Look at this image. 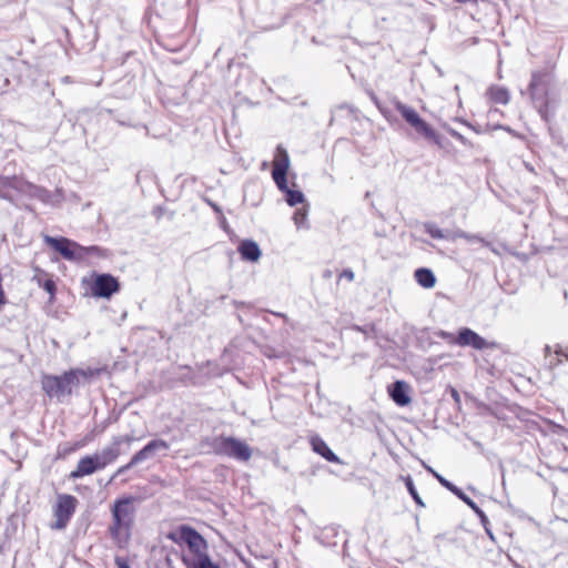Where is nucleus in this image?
<instances>
[{
	"label": "nucleus",
	"instance_id": "f257e3e1",
	"mask_svg": "<svg viewBox=\"0 0 568 568\" xmlns=\"http://www.w3.org/2000/svg\"><path fill=\"white\" fill-rule=\"evenodd\" d=\"M166 538L180 547V559L185 568H221L212 561L209 542L195 528L180 525Z\"/></svg>",
	"mask_w": 568,
	"mask_h": 568
},
{
	"label": "nucleus",
	"instance_id": "f03ea898",
	"mask_svg": "<svg viewBox=\"0 0 568 568\" xmlns=\"http://www.w3.org/2000/svg\"><path fill=\"white\" fill-rule=\"evenodd\" d=\"M135 498L124 496L114 500L111 507V523L108 532L115 547L120 549L128 548L134 525Z\"/></svg>",
	"mask_w": 568,
	"mask_h": 568
},
{
	"label": "nucleus",
	"instance_id": "7ed1b4c3",
	"mask_svg": "<svg viewBox=\"0 0 568 568\" xmlns=\"http://www.w3.org/2000/svg\"><path fill=\"white\" fill-rule=\"evenodd\" d=\"M291 161L286 149L277 145L274 153L272 163V178L277 189L284 193L285 201L290 206H295L305 202V196L300 190H294L288 186L287 173L290 170Z\"/></svg>",
	"mask_w": 568,
	"mask_h": 568
},
{
	"label": "nucleus",
	"instance_id": "20e7f679",
	"mask_svg": "<svg viewBox=\"0 0 568 568\" xmlns=\"http://www.w3.org/2000/svg\"><path fill=\"white\" fill-rule=\"evenodd\" d=\"M551 73L548 71H535L528 85V94L540 113H546L551 102Z\"/></svg>",
	"mask_w": 568,
	"mask_h": 568
},
{
	"label": "nucleus",
	"instance_id": "39448f33",
	"mask_svg": "<svg viewBox=\"0 0 568 568\" xmlns=\"http://www.w3.org/2000/svg\"><path fill=\"white\" fill-rule=\"evenodd\" d=\"M74 387L73 372L65 371L61 375L43 374L41 376V388L50 399L62 400L64 397H70Z\"/></svg>",
	"mask_w": 568,
	"mask_h": 568
},
{
	"label": "nucleus",
	"instance_id": "423d86ee",
	"mask_svg": "<svg viewBox=\"0 0 568 568\" xmlns=\"http://www.w3.org/2000/svg\"><path fill=\"white\" fill-rule=\"evenodd\" d=\"M213 449L216 455L226 456L240 462L251 459L253 450L243 440L232 436H220L214 439Z\"/></svg>",
	"mask_w": 568,
	"mask_h": 568
},
{
	"label": "nucleus",
	"instance_id": "0eeeda50",
	"mask_svg": "<svg viewBox=\"0 0 568 568\" xmlns=\"http://www.w3.org/2000/svg\"><path fill=\"white\" fill-rule=\"evenodd\" d=\"M395 110L402 115V118L422 136L428 139V140H435L436 139V132L432 128L430 124H428L426 121H424L417 111L400 102L396 101L394 103Z\"/></svg>",
	"mask_w": 568,
	"mask_h": 568
},
{
	"label": "nucleus",
	"instance_id": "6e6552de",
	"mask_svg": "<svg viewBox=\"0 0 568 568\" xmlns=\"http://www.w3.org/2000/svg\"><path fill=\"white\" fill-rule=\"evenodd\" d=\"M395 110L402 115V118L422 136L428 139V140H435L436 139V132L432 128L430 124H428L426 121H424L417 111L400 102L396 101L394 103Z\"/></svg>",
	"mask_w": 568,
	"mask_h": 568
},
{
	"label": "nucleus",
	"instance_id": "1a4fd4ad",
	"mask_svg": "<svg viewBox=\"0 0 568 568\" xmlns=\"http://www.w3.org/2000/svg\"><path fill=\"white\" fill-rule=\"evenodd\" d=\"M443 337L449 343L458 346H471L475 349L481 351L486 348H495V342H487L484 337L468 327L459 329L457 335L450 333H443Z\"/></svg>",
	"mask_w": 568,
	"mask_h": 568
},
{
	"label": "nucleus",
	"instance_id": "9d476101",
	"mask_svg": "<svg viewBox=\"0 0 568 568\" xmlns=\"http://www.w3.org/2000/svg\"><path fill=\"white\" fill-rule=\"evenodd\" d=\"M77 506L78 499L74 496L60 494L57 498V504L53 507L55 521L51 527L53 529H64L75 513Z\"/></svg>",
	"mask_w": 568,
	"mask_h": 568
},
{
	"label": "nucleus",
	"instance_id": "9b49d317",
	"mask_svg": "<svg viewBox=\"0 0 568 568\" xmlns=\"http://www.w3.org/2000/svg\"><path fill=\"white\" fill-rule=\"evenodd\" d=\"M120 291V282L111 274H93L90 292L94 297L110 298Z\"/></svg>",
	"mask_w": 568,
	"mask_h": 568
},
{
	"label": "nucleus",
	"instance_id": "f8f14e48",
	"mask_svg": "<svg viewBox=\"0 0 568 568\" xmlns=\"http://www.w3.org/2000/svg\"><path fill=\"white\" fill-rule=\"evenodd\" d=\"M169 447H170L169 444L163 439H153V440L149 442L142 449H140L132 456L131 460L126 465L121 466L116 470V473L114 474L113 477L126 471L128 469L132 468L133 466L148 459L149 457H151L154 453H156L159 450H168Z\"/></svg>",
	"mask_w": 568,
	"mask_h": 568
},
{
	"label": "nucleus",
	"instance_id": "ddd939ff",
	"mask_svg": "<svg viewBox=\"0 0 568 568\" xmlns=\"http://www.w3.org/2000/svg\"><path fill=\"white\" fill-rule=\"evenodd\" d=\"M45 243L59 252L65 260L69 261H81L80 252L82 251V245L73 242L67 237H45Z\"/></svg>",
	"mask_w": 568,
	"mask_h": 568
},
{
	"label": "nucleus",
	"instance_id": "4468645a",
	"mask_svg": "<svg viewBox=\"0 0 568 568\" xmlns=\"http://www.w3.org/2000/svg\"><path fill=\"white\" fill-rule=\"evenodd\" d=\"M133 440L134 437L130 435L113 437L111 445L103 448L101 454H98L101 467L104 469L108 465L114 463L121 455V445H130Z\"/></svg>",
	"mask_w": 568,
	"mask_h": 568
},
{
	"label": "nucleus",
	"instance_id": "2eb2a0df",
	"mask_svg": "<svg viewBox=\"0 0 568 568\" xmlns=\"http://www.w3.org/2000/svg\"><path fill=\"white\" fill-rule=\"evenodd\" d=\"M103 469L99 463L98 454L81 457L77 467L69 474L70 479H78Z\"/></svg>",
	"mask_w": 568,
	"mask_h": 568
},
{
	"label": "nucleus",
	"instance_id": "dca6fc26",
	"mask_svg": "<svg viewBox=\"0 0 568 568\" xmlns=\"http://www.w3.org/2000/svg\"><path fill=\"white\" fill-rule=\"evenodd\" d=\"M388 395L398 406H407L410 404L409 385L404 381H396L387 388Z\"/></svg>",
	"mask_w": 568,
	"mask_h": 568
},
{
	"label": "nucleus",
	"instance_id": "f3484780",
	"mask_svg": "<svg viewBox=\"0 0 568 568\" xmlns=\"http://www.w3.org/2000/svg\"><path fill=\"white\" fill-rule=\"evenodd\" d=\"M485 97L490 104L506 105L510 101V92L507 88L498 84H491L487 88Z\"/></svg>",
	"mask_w": 568,
	"mask_h": 568
},
{
	"label": "nucleus",
	"instance_id": "a211bd4d",
	"mask_svg": "<svg viewBox=\"0 0 568 568\" xmlns=\"http://www.w3.org/2000/svg\"><path fill=\"white\" fill-rule=\"evenodd\" d=\"M308 443L314 453L331 463H339V458L332 452L327 444L316 434L311 435Z\"/></svg>",
	"mask_w": 568,
	"mask_h": 568
},
{
	"label": "nucleus",
	"instance_id": "6ab92c4d",
	"mask_svg": "<svg viewBox=\"0 0 568 568\" xmlns=\"http://www.w3.org/2000/svg\"><path fill=\"white\" fill-rule=\"evenodd\" d=\"M237 251L244 261L256 262L261 257V250L256 242L244 240L240 243Z\"/></svg>",
	"mask_w": 568,
	"mask_h": 568
},
{
	"label": "nucleus",
	"instance_id": "aec40b11",
	"mask_svg": "<svg viewBox=\"0 0 568 568\" xmlns=\"http://www.w3.org/2000/svg\"><path fill=\"white\" fill-rule=\"evenodd\" d=\"M416 282L425 288H432L436 284V277L429 268L420 267L414 273Z\"/></svg>",
	"mask_w": 568,
	"mask_h": 568
},
{
	"label": "nucleus",
	"instance_id": "412c9836",
	"mask_svg": "<svg viewBox=\"0 0 568 568\" xmlns=\"http://www.w3.org/2000/svg\"><path fill=\"white\" fill-rule=\"evenodd\" d=\"M34 281L41 286L44 291L50 294L51 300L54 298L57 292V285L54 281L45 272H41L40 274L34 276Z\"/></svg>",
	"mask_w": 568,
	"mask_h": 568
},
{
	"label": "nucleus",
	"instance_id": "4be33fe9",
	"mask_svg": "<svg viewBox=\"0 0 568 568\" xmlns=\"http://www.w3.org/2000/svg\"><path fill=\"white\" fill-rule=\"evenodd\" d=\"M80 255H81V261L84 260L89 255L104 258L108 256V251L98 245L82 246V251L80 252Z\"/></svg>",
	"mask_w": 568,
	"mask_h": 568
},
{
	"label": "nucleus",
	"instance_id": "5701e85b",
	"mask_svg": "<svg viewBox=\"0 0 568 568\" xmlns=\"http://www.w3.org/2000/svg\"><path fill=\"white\" fill-rule=\"evenodd\" d=\"M408 493L410 494L412 498L414 499V501L418 505V506H422L424 507L425 504L423 503L419 494L417 493L416 488H415V485H414V481L412 479L410 476H403L402 477Z\"/></svg>",
	"mask_w": 568,
	"mask_h": 568
},
{
	"label": "nucleus",
	"instance_id": "b1692460",
	"mask_svg": "<svg viewBox=\"0 0 568 568\" xmlns=\"http://www.w3.org/2000/svg\"><path fill=\"white\" fill-rule=\"evenodd\" d=\"M69 372H73L74 373V384H75V387L79 384V378L80 377H82V378H92V377H94L95 375L99 374V371L94 369V368H87V369L71 368V369H69Z\"/></svg>",
	"mask_w": 568,
	"mask_h": 568
},
{
	"label": "nucleus",
	"instance_id": "393cba45",
	"mask_svg": "<svg viewBox=\"0 0 568 568\" xmlns=\"http://www.w3.org/2000/svg\"><path fill=\"white\" fill-rule=\"evenodd\" d=\"M87 445V440L82 439L79 442H75L73 444H68L63 447V450L59 453V457L64 458L68 455L73 454L74 452L81 449Z\"/></svg>",
	"mask_w": 568,
	"mask_h": 568
},
{
	"label": "nucleus",
	"instance_id": "a878e982",
	"mask_svg": "<svg viewBox=\"0 0 568 568\" xmlns=\"http://www.w3.org/2000/svg\"><path fill=\"white\" fill-rule=\"evenodd\" d=\"M434 475L437 478V480L440 483L442 486H444L445 488H447L448 490H450L455 495H457L459 497H463V493H462V490L459 488H457L455 485H453L450 481H448L446 478H444L439 474L434 473Z\"/></svg>",
	"mask_w": 568,
	"mask_h": 568
},
{
	"label": "nucleus",
	"instance_id": "bb28decb",
	"mask_svg": "<svg viewBox=\"0 0 568 568\" xmlns=\"http://www.w3.org/2000/svg\"><path fill=\"white\" fill-rule=\"evenodd\" d=\"M294 223L297 226H302L307 220V209L305 206L297 209L293 215Z\"/></svg>",
	"mask_w": 568,
	"mask_h": 568
},
{
	"label": "nucleus",
	"instance_id": "cd10ccee",
	"mask_svg": "<svg viewBox=\"0 0 568 568\" xmlns=\"http://www.w3.org/2000/svg\"><path fill=\"white\" fill-rule=\"evenodd\" d=\"M426 233L429 234L430 237L442 240L445 237L444 232L435 224H426L425 225Z\"/></svg>",
	"mask_w": 568,
	"mask_h": 568
},
{
	"label": "nucleus",
	"instance_id": "c85d7f7f",
	"mask_svg": "<svg viewBox=\"0 0 568 568\" xmlns=\"http://www.w3.org/2000/svg\"><path fill=\"white\" fill-rule=\"evenodd\" d=\"M114 562L118 568H130L128 560L123 557L116 556Z\"/></svg>",
	"mask_w": 568,
	"mask_h": 568
},
{
	"label": "nucleus",
	"instance_id": "c756f323",
	"mask_svg": "<svg viewBox=\"0 0 568 568\" xmlns=\"http://www.w3.org/2000/svg\"><path fill=\"white\" fill-rule=\"evenodd\" d=\"M346 278L348 282L354 280V273L351 270H344L339 275L338 280Z\"/></svg>",
	"mask_w": 568,
	"mask_h": 568
},
{
	"label": "nucleus",
	"instance_id": "7c9ffc66",
	"mask_svg": "<svg viewBox=\"0 0 568 568\" xmlns=\"http://www.w3.org/2000/svg\"><path fill=\"white\" fill-rule=\"evenodd\" d=\"M462 237L466 239L467 241H477L484 245H487L486 241L477 235L462 234Z\"/></svg>",
	"mask_w": 568,
	"mask_h": 568
},
{
	"label": "nucleus",
	"instance_id": "2f4dec72",
	"mask_svg": "<svg viewBox=\"0 0 568 568\" xmlns=\"http://www.w3.org/2000/svg\"><path fill=\"white\" fill-rule=\"evenodd\" d=\"M450 394H452V397H453L456 402H459L460 396H459V393H458L455 388H452V389H450Z\"/></svg>",
	"mask_w": 568,
	"mask_h": 568
}]
</instances>
